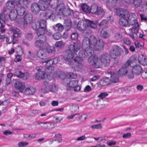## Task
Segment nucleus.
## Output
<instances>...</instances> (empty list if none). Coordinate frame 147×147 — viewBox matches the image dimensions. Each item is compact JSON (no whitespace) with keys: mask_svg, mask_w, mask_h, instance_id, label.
<instances>
[{"mask_svg":"<svg viewBox=\"0 0 147 147\" xmlns=\"http://www.w3.org/2000/svg\"><path fill=\"white\" fill-rule=\"evenodd\" d=\"M82 9L84 11L88 13H91L98 16L100 17H102L105 13V11L102 8L99 7L96 4H92L90 8L86 4H84L82 5Z\"/></svg>","mask_w":147,"mask_h":147,"instance_id":"1","label":"nucleus"},{"mask_svg":"<svg viewBox=\"0 0 147 147\" xmlns=\"http://www.w3.org/2000/svg\"><path fill=\"white\" fill-rule=\"evenodd\" d=\"M89 27L93 29L96 28V22L86 19L83 23L81 22H79L77 25V27L79 30L81 31H84L88 33V32L87 31L86 29Z\"/></svg>","mask_w":147,"mask_h":147,"instance_id":"2","label":"nucleus"},{"mask_svg":"<svg viewBox=\"0 0 147 147\" xmlns=\"http://www.w3.org/2000/svg\"><path fill=\"white\" fill-rule=\"evenodd\" d=\"M38 4L33 3L32 4L31 10L34 14L38 13L40 10L43 11L48 7V3H45L43 0H40L38 2Z\"/></svg>","mask_w":147,"mask_h":147,"instance_id":"3","label":"nucleus"},{"mask_svg":"<svg viewBox=\"0 0 147 147\" xmlns=\"http://www.w3.org/2000/svg\"><path fill=\"white\" fill-rule=\"evenodd\" d=\"M73 47L71 46H69L68 49L65 50L63 52V57L66 60L67 63L69 65H72L73 63V58L76 53L72 49Z\"/></svg>","mask_w":147,"mask_h":147,"instance_id":"4","label":"nucleus"},{"mask_svg":"<svg viewBox=\"0 0 147 147\" xmlns=\"http://www.w3.org/2000/svg\"><path fill=\"white\" fill-rule=\"evenodd\" d=\"M133 62L130 59L128 60L118 71V73L121 76H124L128 74L129 71L131 69Z\"/></svg>","mask_w":147,"mask_h":147,"instance_id":"5","label":"nucleus"},{"mask_svg":"<svg viewBox=\"0 0 147 147\" xmlns=\"http://www.w3.org/2000/svg\"><path fill=\"white\" fill-rule=\"evenodd\" d=\"M142 71V68L140 65H136L133 66L132 65L131 69L129 71L127 75L128 78L129 79H133L135 75L138 76L140 74Z\"/></svg>","mask_w":147,"mask_h":147,"instance_id":"6","label":"nucleus"},{"mask_svg":"<svg viewBox=\"0 0 147 147\" xmlns=\"http://www.w3.org/2000/svg\"><path fill=\"white\" fill-rule=\"evenodd\" d=\"M94 48L92 47H89L87 49H83V51H81L79 52V55L84 58L85 57L88 58V60L89 61L94 56Z\"/></svg>","mask_w":147,"mask_h":147,"instance_id":"7","label":"nucleus"},{"mask_svg":"<svg viewBox=\"0 0 147 147\" xmlns=\"http://www.w3.org/2000/svg\"><path fill=\"white\" fill-rule=\"evenodd\" d=\"M94 36L91 35L89 38L85 37L82 41V47L83 49H87V48L92 47L93 44L95 41Z\"/></svg>","mask_w":147,"mask_h":147,"instance_id":"8","label":"nucleus"},{"mask_svg":"<svg viewBox=\"0 0 147 147\" xmlns=\"http://www.w3.org/2000/svg\"><path fill=\"white\" fill-rule=\"evenodd\" d=\"M94 38L95 40L93 44L92 47L97 49L98 51L101 50L104 45V43L103 40L102 39H98L97 40L96 38L94 36Z\"/></svg>","mask_w":147,"mask_h":147,"instance_id":"9","label":"nucleus"},{"mask_svg":"<svg viewBox=\"0 0 147 147\" xmlns=\"http://www.w3.org/2000/svg\"><path fill=\"white\" fill-rule=\"evenodd\" d=\"M127 16L128 26L134 25L136 24L138 22H137V18L135 13H131L129 14L128 12Z\"/></svg>","mask_w":147,"mask_h":147,"instance_id":"10","label":"nucleus"},{"mask_svg":"<svg viewBox=\"0 0 147 147\" xmlns=\"http://www.w3.org/2000/svg\"><path fill=\"white\" fill-rule=\"evenodd\" d=\"M110 53L111 55L113 58H115L120 55V48L117 45H114Z\"/></svg>","mask_w":147,"mask_h":147,"instance_id":"11","label":"nucleus"},{"mask_svg":"<svg viewBox=\"0 0 147 147\" xmlns=\"http://www.w3.org/2000/svg\"><path fill=\"white\" fill-rule=\"evenodd\" d=\"M32 20V16L30 13H26L24 17V21L22 22L24 29L27 28L28 25L29 24Z\"/></svg>","mask_w":147,"mask_h":147,"instance_id":"12","label":"nucleus"},{"mask_svg":"<svg viewBox=\"0 0 147 147\" xmlns=\"http://www.w3.org/2000/svg\"><path fill=\"white\" fill-rule=\"evenodd\" d=\"M101 61L104 64L105 66H109L111 61V57L108 54H103L100 58Z\"/></svg>","mask_w":147,"mask_h":147,"instance_id":"13","label":"nucleus"},{"mask_svg":"<svg viewBox=\"0 0 147 147\" xmlns=\"http://www.w3.org/2000/svg\"><path fill=\"white\" fill-rule=\"evenodd\" d=\"M92 59H90V60L88 61L90 64L92 65H94L96 68H98L100 67V63L99 60L98 59L97 56H93Z\"/></svg>","mask_w":147,"mask_h":147,"instance_id":"14","label":"nucleus"},{"mask_svg":"<svg viewBox=\"0 0 147 147\" xmlns=\"http://www.w3.org/2000/svg\"><path fill=\"white\" fill-rule=\"evenodd\" d=\"M108 74L110 77L109 78L111 84L116 83L119 81V77L117 74L113 72H109Z\"/></svg>","mask_w":147,"mask_h":147,"instance_id":"15","label":"nucleus"},{"mask_svg":"<svg viewBox=\"0 0 147 147\" xmlns=\"http://www.w3.org/2000/svg\"><path fill=\"white\" fill-rule=\"evenodd\" d=\"M38 72L35 74V78L37 80L44 79L46 75V72L41 69H37Z\"/></svg>","mask_w":147,"mask_h":147,"instance_id":"16","label":"nucleus"},{"mask_svg":"<svg viewBox=\"0 0 147 147\" xmlns=\"http://www.w3.org/2000/svg\"><path fill=\"white\" fill-rule=\"evenodd\" d=\"M9 10H7L4 8L3 12L0 15V20L2 22V23H5V21L7 20L8 17H9Z\"/></svg>","mask_w":147,"mask_h":147,"instance_id":"17","label":"nucleus"},{"mask_svg":"<svg viewBox=\"0 0 147 147\" xmlns=\"http://www.w3.org/2000/svg\"><path fill=\"white\" fill-rule=\"evenodd\" d=\"M44 84L45 86V92H47L49 91L55 92L56 90V86L53 84H49L48 82H45Z\"/></svg>","mask_w":147,"mask_h":147,"instance_id":"18","label":"nucleus"},{"mask_svg":"<svg viewBox=\"0 0 147 147\" xmlns=\"http://www.w3.org/2000/svg\"><path fill=\"white\" fill-rule=\"evenodd\" d=\"M127 14L124 15L120 18L119 23L120 25L122 27L126 26H128V22L127 20Z\"/></svg>","mask_w":147,"mask_h":147,"instance_id":"19","label":"nucleus"},{"mask_svg":"<svg viewBox=\"0 0 147 147\" xmlns=\"http://www.w3.org/2000/svg\"><path fill=\"white\" fill-rule=\"evenodd\" d=\"M15 73L17 76L24 80H26L29 78L30 76L28 73H23L21 71L17 70Z\"/></svg>","mask_w":147,"mask_h":147,"instance_id":"20","label":"nucleus"},{"mask_svg":"<svg viewBox=\"0 0 147 147\" xmlns=\"http://www.w3.org/2000/svg\"><path fill=\"white\" fill-rule=\"evenodd\" d=\"M9 30L13 33V36H15L21 37L22 35L20 29L16 27H11L9 28Z\"/></svg>","mask_w":147,"mask_h":147,"instance_id":"21","label":"nucleus"},{"mask_svg":"<svg viewBox=\"0 0 147 147\" xmlns=\"http://www.w3.org/2000/svg\"><path fill=\"white\" fill-rule=\"evenodd\" d=\"M15 87L20 90V91L22 92L25 88V86L23 82L17 81L15 84Z\"/></svg>","mask_w":147,"mask_h":147,"instance_id":"22","label":"nucleus"},{"mask_svg":"<svg viewBox=\"0 0 147 147\" xmlns=\"http://www.w3.org/2000/svg\"><path fill=\"white\" fill-rule=\"evenodd\" d=\"M71 19H67L64 20L63 24L67 30H69L71 27Z\"/></svg>","mask_w":147,"mask_h":147,"instance_id":"23","label":"nucleus"},{"mask_svg":"<svg viewBox=\"0 0 147 147\" xmlns=\"http://www.w3.org/2000/svg\"><path fill=\"white\" fill-rule=\"evenodd\" d=\"M98 83L101 86H106L108 84H111L109 77H106L100 80Z\"/></svg>","mask_w":147,"mask_h":147,"instance_id":"24","label":"nucleus"},{"mask_svg":"<svg viewBox=\"0 0 147 147\" xmlns=\"http://www.w3.org/2000/svg\"><path fill=\"white\" fill-rule=\"evenodd\" d=\"M55 15L53 11L52 10H48L45 13V17L47 19H51L53 20Z\"/></svg>","mask_w":147,"mask_h":147,"instance_id":"25","label":"nucleus"},{"mask_svg":"<svg viewBox=\"0 0 147 147\" xmlns=\"http://www.w3.org/2000/svg\"><path fill=\"white\" fill-rule=\"evenodd\" d=\"M9 17L12 21L15 20L17 17L18 14L16 10L15 9L11 10L9 11Z\"/></svg>","mask_w":147,"mask_h":147,"instance_id":"26","label":"nucleus"},{"mask_svg":"<svg viewBox=\"0 0 147 147\" xmlns=\"http://www.w3.org/2000/svg\"><path fill=\"white\" fill-rule=\"evenodd\" d=\"M71 46L73 47L72 49L74 50V51L76 53L80 49L81 46L80 42L79 41H77L76 42L74 43L73 45H70L69 46L70 47Z\"/></svg>","mask_w":147,"mask_h":147,"instance_id":"27","label":"nucleus"},{"mask_svg":"<svg viewBox=\"0 0 147 147\" xmlns=\"http://www.w3.org/2000/svg\"><path fill=\"white\" fill-rule=\"evenodd\" d=\"M18 6V7L16 10L18 15L20 16H23L26 13V9L25 7L23 6Z\"/></svg>","mask_w":147,"mask_h":147,"instance_id":"28","label":"nucleus"},{"mask_svg":"<svg viewBox=\"0 0 147 147\" xmlns=\"http://www.w3.org/2000/svg\"><path fill=\"white\" fill-rule=\"evenodd\" d=\"M78 81L77 80L71 81L68 84L67 89L68 90H72L78 85Z\"/></svg>","mask_w":147,"mask_h":147,"instance_id":"29","label":"nucleus"},{"mask_svg":"<svg viewBox=\"0 0 147 147\" xmlns=\"http://www.w3.org/2000/svg\"><path fill=\"white\" fill-rule=\"evenodd\" d=\"M34 45L36 47L41 49H45L47 46L39 40L36 41Z\"/></svg>","mask_w":147,"mask_h":147,"instance_id":"30","label":"nucleus"},{"mask_svg":"<svg viewBox=\"0 0 147 147\" xmlns=\"http://www.w3.org/2000/svg\"><path fill=\"white\" fill-rule=\"evenodd\" d=\"M15 4L14 2L12 0L11 1H8L6 4V7L7 9V10H13L15 7Z\"/></svg>","mask_w":147,"mask_h":147,"instance_id":"31","label":"nucleus"},{"mask_svg":"<svg viewBox=\"0 0 147 147\" xmlns=\"http://www.w3.org/2000/svg\"><path fill=\"white\" fill-rule=\"evenodd\" d=\"M128 12L123 9H119L117 11V15L121 17L123 16L124 15L127 14Z\"/></svg>","mask_w":147,"mask_h":147,"instance_id":"32","label":"nucleus"},{"mask_svg":"<svg viewBox=\"0 0 147 147\" xmlns=\"http://www.w3.org/2000/svg\"><path fill=\"white\" fill-rule=\"evenodd\" d=\"M36 89L33 87H30L26 89L24 91L25 93L27 95L32 94L35 93Z\"/></svg>","mask_w":147,"mask_h":147,"instance_id":"33","label":"nucleus"},{"mask_svg":"<svg viewBox=\"0 0 147 147\" xmlns=\"http://www.w3.org/2000/svg\"><path fill=\"white\" fill-rule=\"evenodd\" d=\"M53 29L57 30L59 32H61L64 29V26L60 23H58L56 24L55 26H53Z\"/></svg>","mask_w":147,"mask_h":147,"instance_id":"34","label":"nucleus"},{"mask_svg":"<svg viewBox=\"0 0 147 147\" xmlns=\"http://www.w3.org/2000/svg\"><path fill=\"white\" fill-rule=\"evenodd\" d=\"M59 3L58 0H52L50 2L49 5H51V7L52 8L56 9Z\"/></svg>","mask_w":147,"mask_h":147,"instance_id":"35","label":"nucleus"},{"mask_svg":"<svg viewBox=\"0 0 147 147\" xmlns=\"http://www.w3.org/2000/svg\"><path fill=\"white\" fill-rule=\"evenodd\" d=\"M137 26H134L132 27L131 28H130L129 30L130 31L131 30L132 32L133 33L135 34V37L137 36V34L138 32L139 25L138 24V22L137 23V24H136Z\"/></svg>","mask_w":147,"mask_h":147,"instance_id":"36","label":"nucleus"},{"mask_svg":"<svg viewBox=\"0 0 147 147\" xmlns=\"http://www.w3.org/2000/svg\"><path fill=\"white\" fill-rule=\"evenodd\" d=\"M46 29L42 28H39L36 30V33L38 37L40 35H43L45 33V30Z\"/></svg>","mask_w":147,"mask_h":147,"instance_id":"37","label":"nucleus"},{"mask_svg":"<svg viewBox=\"0 0 147 147\" xmlns=\"http://www.w3.org/2000/svg\"><path fill=\"white\" fill-rule=\"evenodd\" d=\"M100 35L101 36L104 38H107L110 36L107 30L101 31L100 32Z\"/></svg>","mask_w":147,"mask_h":147,"instance_id":"38","label":"nucleus"},{"mask_svg":"<svg viewBox=\"0 0 147 147\" xmlns=\"http://www.w3.org/2000/svg\"><path fill=\"white\" fill-rule=\"evenodd\" d=\"M80 57H76L75 59H73V61H74L76 63H78L79 64H81L82 63L83 60L82 56H80Z\"/></svg>","mask_w":147,"mask_h":147,"instance_id":"39","label":"nucleus"},{"mask_svg":"<svg viewBox=\"0 0 147 147\" xmlns=\"http://www.w3.org/2000/svg\"><path fill=\"white\" fill-rule=\"evenodd\" d=\"M108 23V21L106 20H102L98 24V26L100 28L106 27L107 26Z\"/></svg>","mask_w":147,"mask_h":147,"instance_id":"40","label":"nucleus"},{"mask_svg":"<svg viewBox=\"0 0 147 147\" xmlns=\"http://www.w3.org/2000/svg\"><path fill=\"white\" fill-rule=\"evenodd\" d=\"M39 26L40 27L46 29L47 24L46 20H41L40 22Z\"/></svg>","mask_w":147,"mask_h":147,"instance_id":"41","label":"nucleus"},{"mask_svg":"<svg viewBox=\"0 0 147 147\" xmlns=\"http://www.w3.org/2000/svg\"><path fill=\"white\" fill-rule=\"evenodd\" d=\"M65 43L62 41H59L56 42L55 46L60 48H63L65 45Z\"/></svg>","mask_w":147,"mask_h":147,"instance_id":"42","label":"nucleus"},{"mask_svg":"<svg viewBox=\"0 0 147 147\" xmlns=\"http://www.w3.org/2000/svg\"><path fill=\"white\" fill-rule=\"evenodd\" d=\"M61 12L64 16H68L70 14V9L65 8Z\"/></svg>","mask_w":147,"mask_h":147,"instance_id":"43","label":"nucleus"},{"mask_svg":"<svg viewBox=\"0 0 147 147\" xmlns=\"http://www.w3.org/2000/svg\"><path fill=\"white\" fill-rule=\"evenodd\" d=\"M64 8V4L63 3H59L56 10H58L59 12H61Z\"/></svg>","mask_w":147,"mask_h":147,"instance_id":"44","label":"nucleus"},{"mask_svg":"<svg viewBox=\"0 0 147 147\" xmlns=\"http://www.w3.org/2000/svg\"><path fill=\"white\" fill-rule=\"evenodd\" d=\"M37 55L39 58L43 59L44 57H45L46 54L43 51L40 50L38 52Z\"/></svg>","mask_w":147,"mask_h":147,"instance_id":"45","label":"nucleus"},{"mask_svg":"<svg viewBox=\"0 0 147 147\" xmlns=\"http://www.w3.org/2000/svg\"><path fill=\"white\" fill-rule=\"evenodd\" d=\"M40 38L39 40H40L42 42L44 43L47 46H48V45L47 43H45V41L47 40V37L46 36L43 35H40L39 36Z\"/></svg>","mask_w":147,"mask_h":147,"instance_id":"46","label":"nucleus"},{"mask_svg":"<svg viewBox=\"0 0 147 147\" xmlns=\"http://www.w3.org/2000/svg\"><path fill=\"white\" fill-rule=\"evenodd\" d=\"M14 2L15 5L19 6L23 4L24 3L25 0H12Z\"/></svg>","mask_w":147,"mask_h":147,"instance_id":"47","label":"nucleus"},{"mask_svg":"<svg viewBox=\"0 0 147 147\" xmlns=\"http://www.w3.org/2000/svg\"><path fill=\"white\" fill-rule=\"evenodd\" d=\"M53 38L56 40L60 39L61 37V35L59 32H56L53 36Z\"/></svg>","mask_w":147,"mask_h":147,"instance_id":"48","label":"nucleus"},{"mask_svg":"<svg viewBox=\"0 0 147 147\" xmlns=\"http://www.w3.org/2000/svg\"><path fill=\"white\" fill-rule=\"evenodd\" d=\"M38 23L35 22H33L31 24V27L32 28L35 30H36L39 27Z\"/></svg>","mask_w":147,"mask_h":147,"instance_id":"49","label":"nucleus"},{"mask_svg":"<svg viewBox=\"0 0 147 147\" xmlns=\"http://www.w3.org/2000/svg\"><path fill=\"white\" fill-rule=\"evenodd\" d=\"M48 67L46 69V71L48 74L52 73L54 70V67L51 66H48Z\"/></svg>","mask_w":147,"mask_h":147,"instance_id":"50","label":"nucleus"},{"mask_svg":"<svg viewBox=\"0 0 147 147\" xmlns=\"http://www.w3.org/2000/svg\"><path fill=\"white\" fill-rule=\"evenodd\" d=\"M142 3V0H134L133 3L136 7L139 6Z\"/></svg>","mask_w":147,"mask_h":147,"instance_id":"51","label":"nucleus"},{"mask_svg":"<svg viewBox=\"0 0 147 147\" xmlns=\"http://www.w3.org/2000/svg\"><path fill=\"white\" fill-rule=\"evenodd\" d=\"M25 36L26 38L30 40H32L33 37V34L31 32L26 33Z\"/></svg>","mask_w":147,"mask_h":147,"instance_id":"52","label":"nucleus"},{"mask_svg":"<svg viewBox=\"0 0 147 147\" xmlns=\"http://www.w3.org/2000/svg\"><path fill=\"white\" fill-rule=\"evenodd\" d=\"M145 57L142 55H140L138 57V60L140 63H143V61L145 59Z\"/></svg>","mask_w":147,"mask_h":147,"instance_id":"53","label":"nucleus"},{"mask_svg":"<svg viewBox=\"0 0 147 147\" xmlns=\"http://www.w3.org/2000/svg\"><path fill=\"white\" fill-rule=\"evenodd\" d=\"M147 9V5L145 4H142L140 6L139 9L140 11H146Z\"/></svg>","mask_w":147,"mask_h":147,"instance_id":"54","label":"nucleus"},{"mask_svg":"<svg viewBox=\"0 0 147 147\" xmlns=\"http://www.w3.org/2000/svg\"><path fill=\"white\" fill-rule=\"evenodd\" d=\"M88 115L86 114H83L79 118V120L82 121H84L87 118Z\"/></svg>","mask_w":147,"mask_h":147,"instance_id":"55","label":"nucleus"},{"mask_svg":"<svg viewBox=\"0 0 147 147\" xmlns=\"http://www.w3.org/2000/svg\"><path fill=\"white\" fill-rule=\"evenodd\" d=\"M102 127L100 123L97 125H94L91 126V128L93 129H101Z\"/></svg>","mask_w":147,"mask_h":147,"instance_id":"56","label":"nucleus"},{"mask_svg":"<svg viewBox=\"0 0 147 147\" xmlns=\"http://www.w3.org/2000/svg\"><path fill=\"white\" fill-rule=\"evenodd\" d=\"M108 95V94L106 92L101 93L98 96V97L100 98L102 100L105 98Z\"/></svg>","mask_w":147,"mask_h":147,"instance_id":"57","label":"nucleus"},{"mask_svg":"<svg viewBox=\"0 0 147 147\" xmlns=\"http://www.w3.org/2000/svg\"><path fill=\"white\" fill-rule=\"evenodd\" d=\"M54 47H50L47 49V51L48 53H54L55 51Z\"/></svg>","mask_w":147,"mask_h":147,"instance_id":"58","label":"nucleus"},{"mask_svg":"<svg viewBox=\"0 0 147 147\" xmlns=\"http://www.w3.org/2000/svg\"><path fill=\"white\" fill-rule=\"evenodd\" d=\"M28 144V142H21L18 143V146L19 147H23L26 146Z\"/></svg>","mask_w":147,"mask_h":147,"instance_id":"59","label":"nucleus"},{"mask_svg":"<svg viewBox=\"0 0 147 147\" xmlns=\"http://www.w3.org/2000/svg\"><path fill=\"white\" fill-rule=\"evenodd\" d=\"M78 35L77 33H73L71 36V37L73 40H74L78 38Z\"/></svg>","mask_w":147,"mask_h":147,"instance_id":"60","label":"nucleus"},{"mask_svg":"<svg viewBox=\"0 0 147 147\" xmlns=\"http://www.w3.org/2000/svg\"><path fill=\"white\" fill-rule=\"evenodd\" d=\"M46 123L48 125V127L47 129H51L54 127V124L53 123L48 122V123Z\"/></svg>","mask_w":147,"mask_h":147,"instance_id":"61","label":"nucleus"},{"mask_svg":"<svg viewBox=\"0 0 147 147\" xmlns=\"http://www.w3.org/2000/svg\"><path fill=\"white\" fill-rule=\"evenodd\" d=\"M131 134L130 133H127L126 134L124 133L123 134V138L125 139L129 138L131 136Z\"/></svg>","mask_w":147,"mask_h":147,"instance_id":"62","label":"nucleus"},{"mask_svg":"<svg viewBox=\"0 0 147 147\" xmlns=\"http://www.w3.org/2000/svg\"><path fill=\"white\" fill-rule=\"evenodd\" d=\"M122 35L119 33H117L114 35V37L116 40H119L122 38Z\"/></svg>","mask_w":147,"mask_h":147,"instance_id":"63","label":"nucleus"},{"mask_svg":"<svg viewBox=\"0 0 147 147\" xmlns=\"http://www.w3.org/2000/svg\"><path fill=\"white\" fill-rule=\"evenodd\" d=\"M141 75L143 79H146L147 78V70L146 71H143L141 74Z\"/></svg>","mask_w":147,"mask_h":147,"instance_id":"64","label":"nucleus"}]
</instances>
